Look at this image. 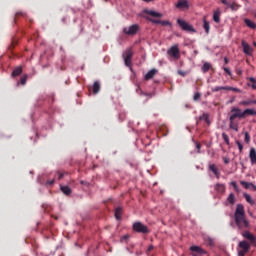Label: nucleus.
Returning a JSON list of instances; mask_svg holds the SVG:
<instances>
[{
  "instance_id": "f257e3e1",
  "label": "nucleus",
  "mask_w": 256,
  "mask_h": 256,
  "mask_svg": "<svg viewBox=\"0 0 256 256\" xmlns=\"http://www.w3.org/2000/svg\"><path fill=\"white\" fill-rule=\"evenodd\" d=\"M247 115H256L255 109H245L244 111H241L238 107H234L231 109V115H230V129H233V131H239V122H237V119H245Z\"/></svg>"
},
{
  "instance_id": "f03ea898",
  "label": "nucleus",
  "mask_w": 256,
  "mask_h": 256,
  "mask_svg": "<svg viewBox=\"0 0 256 256\" xmlns=\"http://www.w3.org/2000/svg\"><path fill=\"white\" fill-rule=\"evenodd\" d=\"M234 221L236 223V227H238L240 231H245L251 227V222H249L247 215H245V207L243 204H238L236 206Z\"/></svg>"
},
{
  "instance_id": "7ed1b4c3",
  "label": "nucleus",
  "mask_w": 256,
  "mask_h": 256,
  "mask_svg": "<svg viewBox=\"0 0 256 256\" xmlns=\"http://www.w3.org/2000/svg\"><path fill=\"white\" fill-rule=\"evenodd\" d=\"M167 54L170 55V57H173V59H180L181 58V52L179 50V45L175 44L170 49L167 50Z\"/></svg>"
},
{
  "instance_id": "20e7f679",
  "label": "nucleus",
  "mask_w": 256,
  "mask_h": 256,
  "mask_svg": "<svg viewBox=\"0 0 256 256\" xmlns=\"http://www.w3.org/2000/svg\"><path fill=\"white\" fill-rule=\"evenodd\" d=\"M177 23L183 31H190L191 33H195V29L193 28V26H191V24L187 23V21L183 19H178Z\"/></svg>"
},
{
  "instance_id": "39448f33",
  "label": "nucleus",
  "mask_w": 256,
  "mask_h": 256,
  "mask_svg": "<svg viewBox=\"0 0 256 256\" xmlns=\"http://www.w3.org/2000/svg\"><path fill=\"white\" fill-rule=\"evenodd\" d=\"M124 63L126 67H131V59L133 57V49L128 48L124 53Z\"/></svg>"
},
{
  "instance_id": "423d86ee",
  "label": "nucleus",
  "mask_w": 256,
  "mask_h": 256,
  "mask_svg": "<svg viewBox=\"0 0 256 256\" xmlns=\"http://www.w3.org/2000/svg\"><path fill=\"white\" fill-rule=\"evenodd\" d=\"M133 229L136 233H149V228L141 222H135L133 224Z\"/></svg>"
},
{
  "instance_id": "0eeeda50",
  "label": "nucleus",
  "mask_w": 256,
  "mask_h": 256,
  "mask_svg": "<svg viewBox=\"0 0 256 256\" xmlns=\"http://www.w3.org/2000/svg\"><path fill=\"white\" fill-rule=\"evenodd\" d=\"M242 237H244V239H247L248 241H250L251 245H254V247H256L255 235H253V233H251L249 230L242 232Z\"/></svg>"
},
{
  "instance_id": "6e6552de",
  "label": "nucleus",
  "mask_w": 256,
  "mask_h": 256,
  "mask_svg": "<svg viewBox=\"0 0 256 256\" xmlns=\"http://www.w3.org/2000/svg\"><path fill=\"white\" fill-rule=\"evenodd\" d=\"M137 31H139V25L134 24L130 27H125L123 29V32L125 33V35H136Z\"/></svg>"
},
{
  "instance_id": "1a4fd4ad",
  "label": "nucleus",
  "mask_w": 256,
  "mask_h": 256,
  "mask_svg": "<svg viewBox=\"0 0 256 256\" xmlns=\"http://www.w3.org/2000/svg\"><path fill=\"white\" fill-rule=\"evenodd\" d=\"M192 255L193 256H203V255H207V251H205L204 249H202L199 246H192L190 248Z\"/></svg>"
},
{
  "instance_id": "9d476101",
  "label": "nucleus",
  "mask_w": 256,
  "mask_h": 256,
  "mask_svg": "<svg viewBox=\"0 0 256 256\" xmlns=\"http://www.w3.org/2000/svg\"><path fill=\"white\" fill-rule=\"evenodd\" d=\"M238 246L242 251H246V252L251 251V244L247 242V240L240 241Z\"/></svg>"
},
{
  "instance_id": "9b49d317",
  "label": "nucleus",
  "mask_w": 256,
  "mask_h": 256,
  "mask_svg": "<svg viewBox=\"0 0 256 256\" xmlns=\"http://www.w3.org/2000/svg\"><path fill=\"white\" fill-rule=\"evenodd\" d=\"M242 47L246 55H253V48H251L249 43L245 42V40H242Z\"/></svg>"
},
{
  "instance_id": "f8f14e48",
  "label": "nucleus",
  "mask_w": 256,
  "mask_h": 256,
  "mask_svg": "<svg viewBox=\"0 0 256 256\" xmlns=\"http://www.w3.org/2000/svg\"><path fill=\"white\" fill-rule=\"evenodd\" d=\"M177 9H188L189 1L188 0H179L178 3L175 4Z\"/></svg>"
},
{
  "instance_id": "ddd939ff",
  "label": "nucleus",
  "mask_w": 256,
  "mask_h": 256,
  "mask_svg": "<svg viewBox=\"0 0 256 256\" xmlns=\"http://www.w3.org/2000/svg\"><path fill=\"white\" fill-rule=\"evenodd\" d=\"M239 105L242 107H249L250 105H256V100L246 99L239 102Z\"/></svg>"
},
{
  "instance_id": "4468645a",
  "label": "nucleus",
  "mask_w": 256,
  "mask_h": 256,
  "mask_svg": "<svg viewBox=\"0 0 256 256\" xmlns=\"http://www.w3.org/2000/svg\"><path fill=\"white\" fill-rule=\"evenodd\" d=\"M249 157H250V161H251L252 165H256V150H255V148L250 149Z\"/></svg>"
},
{
  "instance_id": "2eb2a0df",
  "label": "nucleus",
  "mask_w": 256,
  "mask_h": 256,
  "mask_svg": "<svg viewBox=\"0 0 256 256\" xmlns=\"http://www.w3.org/2000/svg\"><path fill=\"white\" fill-rule=\"evenodd\" d=\"M155 75H157V69H152V70L148 71V73L145 75V80L149 81V79H153V77H155Z\"/></svg>"
},
{
  "instance_id": "dca6fc26",
  "label": "nucleus",
  "mask_w": 256,
  "mask_h": 256,
  "mask_svg": "<svg viewBox=\"0 0 256 256\" xmlns=\"http://www.w3.org/2000/svg\"><path fill=\"white\" fill-rule=\"evenodd\" d=\"M209 170L212 171V173H214V175L217 177V179H219V175H220L219 168H217V166L215 164H211L209 166Z\"/></svg>"
},
{
  "instance_id": "f3484780",
  "label": "nucleus",
  "mask_w": 256,
  "mask_h": 256,
  "mask_svg": "<svg viewBox=\"0 0 256 256\" xmlns=\"http://www.w3.org/2000/svg\"><path fill=\"white\" fill-rule=\"evenodd\" d=\"M228 89H231L230 86H216L212 88L213 93H217L218 91H228Z\"/></svg>"
},
{
  "instance_id": "a211bd4d",
  "label": "nucleus",
  "mask_w": 256,
  "mask_h": 256,
  "mask_svg": "<svg viewBox=\"0 0 256 256\" xmlns=\"http://www.w3.org/2000/svg\"><path fill=\"white\" fill-rule=\"evenodd\" d=\"M241 185L245 188V189H253L254 191H256V186L253 184V183H250V182H245V181H242L240 182Z\"/></svg>"
},
{
  "instance_id": "6ab92c4d",
  "label": "nucleus",
  "mask_w": 256,
  "mask_h": 256,
  "mask_svg": "<svg viewBox=\"0 0 256 256\" xmlns=\"http://www.w3.org/2000/svg\"><path fill=\"white\" fill-rule=\"evenodd\" d=\"M213 19L215 23H220L221 21V10L217 9L213 14Z\"/></svg>"
},
{
  "instance_id": "aec40b11",
  "label": "nucleus",
  "mask_w": 256,
  "mask_h": 256,
  "mask_svg": "<svg viewBox=\"0 0 256 256\" xmlns=\"http://www.w3.org/2000/svg\"><path fill=\"white\" fill-rule=\"evenodd\" d=\"M147 15H151V17H158L161 18L163 17V14L153 11V10H146Z\"/></svg>"
},
{
  "instance_id": "412c9836",
  "label": "nucleus",
  "mask_w": 256,
  "mask_h": 256,
  "mask_svg": "<svg viewBox=\"0 0 256 256\" xmlns=\"http://www.w3.org/2000/svg\"><path fill=\"white\" fill-rule=\"evenodd\" d=\"M244 23L245 25H247V27H249L250 29H256V24L255 22H253L252 20H249L247 18L244 19Z\"/></svg>"
},
{
  "instance_id": "4be33fe9",
  "label": "nucleus",
  "mask_w": 256,
  "mask_h": 256,
  "mask_svg": "<svg viewBox=\"0 0 256 256\" xmlns=\"http://www.w3.org/2000/svg\"><path fill=\"white\" fill-rule=\"evenodd\" d=\"M99 91H101V84H99V82H94V84H93L94 95H97V93H99Z\"/></svg>"
},
{
  "instance_id": "5701e85b",
  "label": "nucleus",
  "mask_w": 256,
  "mask_h": 256,
  "mask_svg": "<svg viewBox=\"0 0 256 256\" xmlns=\"http://www.w3.org/2000/svg\"><path fill=\"white\" fill-rule=\"evenodd\" d=\"M23 73V68L17 67L13 72H12V77H19Z\"/></svg>"
},
{
  "instance_id": "b1692460",
  "label": "nucleus",
  "mask_w": 256,
  "mask_h": 256,
  "mask_svg": "<svg viewBox=\"0 0 256 256\" xmlns=\"http://www.w3.org/2000/svg\"><path fill=\"white\" fill-rule=\"evenodd\" d=\"M121 215H123V209L121 207L116 208L115 210V218L117 220L121 219Z\"/></svg>"
},
{
  "instance_id": "393cba45",
  "label": "nucleus",
  "mask_w": 256,
  "mask_h": 256,
  "mask_svg": "<svg viewBox=\"0 0 256 256\" xmlns=\"http://www.w3.org/2000/svg\"><path fill=\"white\" fill-rule=\"evenodd\" d=\"M244 197H245L247 203H250V205H255V200H253L251 195L244 193Z\"/></svg>"
},
{
  "instance_id": "a878e982",
  "label": "nucleus",
  "mask_w": 256,
  "mask_h": 256,
  "mask_svg": "<svg viewBox=\"0 0 256 256\" xmlns=\"http://www.w3.org/2000/svg\"><path fill=\"white\" fill-rule=\"evenodd\" d=\"M215 190L218 193H223L225 191V186L223 184H216L215 185Z\"/></svg>"
},
{
  "instance_id": "bb28decb",
  "label": "nucleus",
  "mask_w": 256,
  "mask_h": 256,
  "mask_svg": "<svg viewBox=\"0 0 256 256\" xmlns=\"http://www.w3.org/2000/svg\"><path fill=\"white\" fill-rule=\"evenodd\" d=\"M61 191L64 193V195H71V188L68 186H61Z\"/></svg>"
},
{
  "instance_id": "cd10ccee",
  "label": "nucleus",
  "mask_w": 256,
  "mask_h": 256,
  "mask_svg": "<svg viewBox=\"0 0 256 256\" xmlns=\"http://www.w3.org/2000/svg\"><path fill=\"white\" fill-rule=\"evenodd\" d=\"M228 7L232 10V11H237L238 9H239V7H241L239 4H237V3H230L229 5H228Z\"/></svg>"
},
{
  "instance_id": "c85d7f7f",
  "label": "nucleus",
  "mask_w": 256,
  "mask_h": 256,
  "mask_svg": "<svg viewBox=\"0 0 256 256\" xmlns=\"http://www.w3.org/2000/svg\"><path fill=\"white\" fill-rule=\"evenodd\" d=\"M203 27H204L205 32L207 33V35H209L210 26H209V22H207V20L205 18H204V21H203Z\"/></svg>"
},
{
  "instance_id": "c756f323",
  "label": "nucleus",
  "mask_w": 256,
  "mask_h": 256,
  "mask_svg": "<svg viewBox=\"0 0 256 256\" xmlns=\"http://www.w3.org/2000/svg\"><path fill=\"white\" fill-rule=\"evenodd\" d=\"M209 69H211V64L210 63H204L202 66V71L203 73H207V71H209Z\"/></svg>"
},
{
  "instance_id": "7c9ffc66",
  "label": "nucleus",
  "mask_w": 256,
  "mask_h": 256,
  "mask_svg": "<svg viewBox=\"0 0 256 256\" xmlns=\"http://www.w3.org/2000/svg\"><path fill=\"white\" fill-rule=\"evenodd\" d=\"M228 202L231 204V205H234L235 204V194L231 193L229 196H228Z\"/></svg>"
},
{
  "instance_id": "2f4dec72",
  "label": "nucleus",
  "mask_w": 256,
  "mask_h": 256,
  "mask_svg": "<svg viewBox=\"0 0 256 256\" xmlns=\"http://www.w3.org/2000/svg\"><path fill=\"white\" fill-rule=\"evenodd\" d=\"M222 138L224 139V143H226V145H229V136L227 134L223 133Z\"/></svg>"
},
{
  "instance_id": "473e14b6",
  "label": "nucleus",
  "mask_w": 256,
  "mask_h": 256,
  "mask_svg": "<svg viewBox=\"0 0 256 256\" xmlns=\"http://www.w3.org/2000/svg\"><path fill=\"white\" fill-rule=\"evenodd\" d=\"M250 81H251L252 84H249V86L252 87V89H256L255 78H250Z\"/></svg>"
},
{
  "instance_id": "72a5a7b5",
  "label": "nucleus",
  "mask_w": 256,
  "mask_h": 256,
  "mask_svg": "<svg viewBox=\"0 0 256 256\" xmlns=\"http://www.w3.org/2000/svg\"><path fill=\"white\" fill-rule=\"evenodd\" d=\"M251 141V136L249 135V132H245V142L250 143Z\"/></svg>"
},
{
  "instance_id": "f704fd0d",
  "label": "nucleus",
  "mask_w": 256,
  "mask_h": 256,
  "mask_svg": "<svg viewBox=\"0 0 256 256\" xmlns=\"http://www.w3.org/2000/svg\"><path fill=\"white\" fill-rule=\"evenodd\" d=\"M236 144H237L238 149H239V151L241 153L243 151V144H241V142H239V141H236Z\"/></svg>"
},
{
  "instance_id": "c9c22d12",
  "label": "nucleus",
  "mask_w": 256,
  "mask_h": 256,
  "mask_svg": "<svg viewBox=\"0 0 256 256\" xmlns=\"http://www.w3.org/2000/svg\"><path fill=\"white\" fill-rule=\"evenodd\" d=\"M199 99H201V94L200 93L194 94V101H199Z\"/></svg>"
},
{
  "instance_id": "e433bc0d",
  "label": "nucleus",
  "mask_w": 256,
  "mask_h": 256,
  "mask_svg": "<svg viewBox=\"0 0 256 256\" xmlns=\"http://www.w3.org/2000/svg\"><path fill=\"white\" fill-rule=\"evenodd\" d=\"M247 251H245V250H240L239 252H238V256H245V255H247Z\"/></svg>"
},
{
  "instance_id": "4c0bfd02",
  "label": "nucleus",
  "mask_w": 256,
  "mask_h": 256,
  "mask_svg": "<svg viewBox=\"0 0 256 256\" xmlns=\"http://www.w3.org/2000/svg\"><path fill=\"white\" fill-rule=\"evenodd\" d=\"M160 25H163V26L171 25V22H169V21H160Z\"/></svg>"
},
{
  "instance_id": "58836bf2",
  "label": "nucleus",
  "mask_w": 256,
  "mask_h": 256,
  "mask_svg": "<svg viewBox=\"0 0 256 256\" xmlns=\"http://www.w3.org/2000/svg\"><path fill=\"white\" fill-rule=\"evenodd\" d=\"M20 83H21L22 85H25V83H27V77L21 78Z\"/></svg>"
},
{
  "instance_id": "ea45409f",
  "label": "nucleus",
  "mask_w": 256,
  "mask_h": 256,
  "mask_svg": "<svg viewBox=\"0 0 256 256\" xmlns=\"http://www.w3.org/2000/svg\"><path fill=\"white\" fill-rule=\"evenodd\" d=\"M196 148H197V153H200L201 152V144L196 143Z\"/></svg>"
},
{
  "instance_id": "a19ab883",
  "label": "nucleus",
  "mask_w": 256,
  "mask_h": 256,
  "mask_svg": "<svg viewBox=\"0 0 256 256\" xmlns=\"http://www.w3.org/2000/svg\"><path fill=\"white\" fill-rule=\"evenodd\" d=\"M221 3H223V5H226L227 7H229V2L227 0H221Z\"/></svg>"
},
{
  "instance_id": "79ce46f5",
  "label": "nucleus",
  "mask_w": 256,
  "mask_h": 256,
  "mask_svg": "<svg viewBox=\"0 0 256 256\" xmlns=\"http://www.w3.org/2000/svg\"><path fill=\"white\" fill-rule=\"evenodd\" d=\"M152 23L160 24L161 20H156V19H151L150 20Z\"/></svg>"
},
{
  "instance_id": "37998d69",
  "label": "nucleus",
  "mask_w": 256,
  "mask_h": 256,
  "mask_svg": "<svg viewBox=\"0 0 256 256\" xmlns=\"http://www.w3.org/2000/svg\"><path fill=\"white\" fill-rule=\"evenodd\" d=\"M228 91H236L237 93H239V89L238 88H233V87H230V89H228Z\"/></svg>"
},
{
  "instance_id": "c03bdc74",
  "label": "nucleus",
  "mask_w": 256,
  "mask_h": 256,
  "mask_svg": "<svg viewBox=\"0 0 256 256\" xmlns=\"http://www.w3.org/2000/svg\"><path fill=\"white\" fill-rule=\"evenodd\" d=\"M223 161H224V163H225L226 165H228V163H229V158L224 157V158H223Z\"/></svg>"
},
{
  "instance_id": "a18cd8bd",
  "label": "nucleus",
  "mask_w": 256,
  "mask_h": 256,
  "mask_svg": "<svg viewBox=\"0 0 256 256\" xmlns=\"http://www.w3.org/2000/svg\"><path fill=\"white\" fill-rule=\"evenodd\" d=\"M231 185L234 187V189L237 191V183L236 182H232Z\"/></svg>"
},
{
  "instance_id": "49530a36",
  "label": "nucleus",
  "mask_w": 256,
  "mask_h": 256,
  "mask_svg": "<svg viewBox=\"0 0 256 256\" xmlns=\"http://www.w3.org/2000/svg\"><path fill=\"white\" fill-rule=\"evenodd\" d=\"M224 71L228 73V75H231V71L229 70V68H224Z\"/></svg>"
},
{
  "instance_id": "de8ad7c7",
  "label": "nucleus",
  "mask_w": 256,
  "mask_h": 256,
  "mask_svg": "<svg viewBox=\"0 0 256 256\" xmlns=\"http://www.w3.org/2000/svg\"><path fill=\"white\" fill-rule=\"evenodd\" d=\"M148 251H153V245H150V246L148 247Z\"/></svg>"
},
{
  "instance_id": "09e8293b",
  "label": "nucleus",
  "mask_w": 256,
  "mask_h": 256,
  "mask_svg": "<svg viewBox=\"0 0 256 256\" xmlns=\"http://www.w3.org/2000/svg\"><path fill=\"white\" fill-rule=\"evenodd\" d=\"M123 239H129V236L125 235L123 236Z\"/></svg>"
},
{
  "instance_id": "8fccbe9b",
  "label": "nucleus",
  "mask_w": 256,
  "mask_h": 256,
  "mask_svg": "<svg viewBox=\"0 0 256 256\" xmlns=\"http://www.w3.org/2000/svg\"><path fill=\"white\" fill-rule=\"evenodd\" d=\"M143 1H145L146 3H150V1H153V0H143Z\"/></svg>"
},
{
  "instance_id": "3c124183",
  "label": "nucleus",
  "mask_w": 256,
  "mask_h": 256,
  "mask_svg": "<svg viewBox=\"0 0 256 256\" xmlns=\"http://www.w3.org/2000/svg\"><path fill=\"white\" fill-rule=\"evenodd\" d=\"M63 177V174L59 173V179H61Z\"/></svg>"
},
{
  "instance_id": "603ef678",
  "label": "nucleus",
  "mask_w": 256,
  "mask_h": 256,
  "mask_svg": "<svg viewBox=\"0 0 256 256\" xmlns=\"http://www.w3.org/2000/svg\"><path fill=\"white\" fill-rule=\"evenodd\" d=\"M254 47H256V42L253 43Z\"/></svg>"
},
{
  "instance_id": "864d4df0",
  "label": "nucleus",
  "mask_w": 256,
  "mask_h": 256,
  "mask_svg": "<svg viewBox=\"0 0 256 256\" xmlns=\"http://www.w3.org/2000/svg\"><path fill=\"white\" fill-rule=\"evenodd\" d=\"M50 184H53V181H52V182H50Z\"/></svg>"
},
{
  "instance_id": "5fc2aeb1",
  "label": "nucleus",
  "mask_w": 256,
  "mask_h": 256,
  "mask_svg": "<svg viewBox=\"0 0 256 256\" xmlns=\"http://www.w3.org/2000/svg\"><path fill=\"white\" fill-rule=\"evenodd\" d=\"M226 63H227V59H225Z\"/></svg>"
}]
</instances>
